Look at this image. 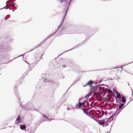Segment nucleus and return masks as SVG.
Returning a JSON list of instances; mask_svg holds the SVG:
<instances>
[{
	"mask_svg": "<svg viewBox=\"0 0 133 133\" xmlns=\"http://www.w3.org/2000/svg\"><path fill=\"white\" fill-rule=\"evenodd\" d=\"M122 102L123 103L125 102L126 101V99L125 98V97L124 96H123L122 97Z\"/></svg>",
	"mask_w": 133,
	"mask_h": 133,
	"instance_id": "obj_6",
	"label": "nucleus"
},
{
	"mask_svg": "<svg viewBox=\"0 0 133 133\" xmlns=\"http://www.w3.org/2000/svg\"><path fill=\"white\" fill-rule=\"evenodd\" d=\"M109 118H106L104 120V121L105 122H107L108 121H109Z\"/></svg>",
	"mask_w": 133,
	"mask_h": 133,
	"instance_id": "obj_11",
	"label": "nucleus"
},
{
	"mask_svg": "<svg viewBox=\"0 0 133 133\" xmlns=\"http://www.w3.org/2000/svg\"><path fill=\"white\" fill-rule=\"evenodd\" d=\"M100 124H104L105 123V122L104 121H101L100 122Z\"/></svg>",
	"mask_w": 133,
	"mask_h": 133,
	"instance_id": "obj_13",
	"label": "nucleus"
},
{
	"mask_svg": "<svg viewBox=\"0 0 133 133\" xmlns=\"http://www.w3.org/2000/svg\"><path fill=\"white\" fill-rule=\"evenodd\" d=\"M43 116L44 117L46 118H47V117L46 115H43Z\"/></svg>",
	"mask_w": 133,
	"mask_h": 133,
	"instance_id": "obj_15",
	"label": "nucleus"
},
{
	"mask_svg": "<svg viewBox=\"0 0 133 133\" xmlns=\"http://www.w3.org/2000/svg\"><path fill=\"white\" fill-rule=\"evenodd\" d=\"M123 104H122V103L121 104V105L119 106V109L121 108L123 106Z\"/></svg>",
	"mask_w": 133,
	"mask_h": 133,
	"instance_id": "obj_12",
	"label": "nucleus"
},
{
	"mask_svg": "<svg viewBox=\"0 0 133 133\" xmlns=\"http://www.w3.org/2000/svg\"><path fill=\"white\" fill-rule=\"evenodd\" d=\"M116 96L118 98H120L121 97V95L119 93L117 94Z\"/></svg>",
	"mask_w": 133,
	"mask_h": 133,
	"instance_id": "obj_7",
	"label": "nucleus"
},
{
	"mask_svg": "<svg viewBox=\"0 0 133 133\" xmlns=\"http://www.w3.org/2000/svg\"><path fill=\"white\" fill-rule=\"evenodd\" d=\"M83 111L84 113H85L87 115L89 114V111L87 109H83Z\"/></svg>",
	"mask_w": 133,
	"mask_h": 133,
	"instance_id": "obj_5",
	"label": "nucleus"
},
{
	"mask_svg": "<svg viewBox=\"0 0 133 133\" xmlns=\"http://www.w3.org/2000/svg\"><path fill=\"white\" fill-rule=\"evenodd\" d=\"M10 1H8L6 2V4L7 5H8L9 6L10 5Z\"/></svg>",
	"mask_w": 133,
	"mask_h": 133,
	"instance_id": "obj_10",
	"label": "nucleus"
},
{
	"mask_svg": "<svg viewBox=\"0 0 133 133\" xmlns=\"http://www.w3.org/2000/svg\"><path fill=\"white\" fill-rule=\"evenodd\" d=\"M108 92H109V93L110 94L112 93V91L110 90H108Z\"/></svg>",
	"mask_w": 133,
	"mask_h": 133,
	"instance_id": "obj_14",
	"label": "nucleus"
},
{
	"mask_svg": "<svg viewBox=\"0 0 133 133\" xmlns=\"http://www.w3.org/2000/svg\"><path fill=\"white\" fill-rule=\"evenodd\" d=\"M26 126L24 125L21 124L20 125V128L22 130H25L26 129Z\"/></svg>",
	"mask_w": 133,
	"mask_h": 133,
	"instance_id": "obj_4",
	"label": "nucleus"
},
{
	"mask_svg": "<svg viewBox=\"0 0 133 133\" xmlns=\"http://www.w3.org/2000/svg\"><path fill=\"white\" fill-rule=\"evenodd\" d=\"M91 95V93H89L88 95H87V96H86V97H85V98H87V99L88 97H89V96H90V95Z\"/></svg>",
	"mask_w": 133,
	"mask_h": 133,
	"instance_id": "obj_8",
	"label": "nucleus"
},
{
	"mask_svg": "<svg viewBox=\"0 0 133 133\" xmlns=\"http://www.w3.org/2000/svg\"><path fill=\"white\" fill-rule=\"evenodd\" d=\"M80 101L78 104V106L79 108L81 107L82 105L85 107H87L89 106V103H87L86 104H85L86 103V100L84 98L81 99Z\"/></svg>",
	"mask_w": 133,
	"mask_h": 133,
	"instance_id": "obj_1",
	"label": "nucleus"
},
{
	"mask_svg": "<svg viewBox=\"0 0 133 133\" xmlns=\"http://www.w3.org/2000/svg\"><path fill=\"white\" fill-rule=\"evenodd\" d=\"M21 118L19 116L18 117L16 122V124L18 123L20 121Z\"/></svg>",
	"mask_w": 133,
	"mask_h": 133,
	"instance_id": "obj_3",
	"label": "nucleus"
},
{
	"mask_svg": "<svg viewBox=\"0 0 133 133\" xmlns=\"http://www.w3.org/2000/svg\"><path fill=\"white\" fill-rule=\"evenodd\" d=\"M39 59H38V61H39Z\"/></svg>",
	"mask_w": 133,
	"mask_h": 133,
	"instance_id": "obj_16",
	"label": "nucleus"
},
{
	"mask_svg": "<svg viewBox=\"0 0 133 133\" xmlns=\"http://www.w3.org/2000/svg\"><path fill=\"white\" fill-rule=\"evenodd\" d=\"M10 5L13 4L14 2H13V1L11 0L10 1Z\"/></svg>",
	"mask_w": 133,
	"mask_h": 133,
	"instance_id": "obj_9",
	"label": "nucleus"
},
{
	"mask_svg": "<svg viewBox=\"0 0 133 133\" xmlns=\"http://www.w3.org/2000/svg\"><path fill=\"white\" fill-rule=\"evenodd\" d=\"M94 83V82L91 80L87 83L86 84V85L84 86V87H85L87 85L91 86L92 84H93Z\"/></svg>",
	"mask_w": 133,
	"mask_h": 133,
	"instance_id": "obj_2",
	"label": "nucleus"
}]
</instances>
